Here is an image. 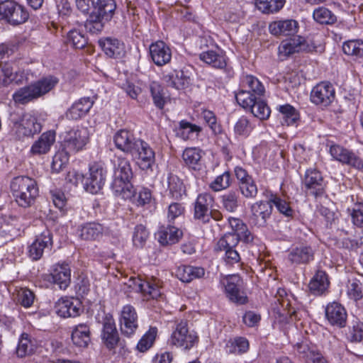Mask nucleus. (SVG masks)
<instances>
[{
  "label": "nucleus",
  "instance_id": "f03ea898",
  "mask_svg": "<svg viewBox=\"0 0 363 363\" xmlns=\"http://www.w3.org/2000/svg\"><path fill=\"white\" fill-rule=\"evenodd\" d=\"M10 187L15 201L18 206L23 208L30 206L38 195L37 182L29 177H14L11 182Z\"/></svg>",
  "mask_w": 363,
  "mask_h": 363
},
{
  "label": "nucleus",
  "instance_id": "72a5a7b5",
  "mask_svg": "<svg viewBox=\"0 0 363 363\" xmlns=\"http://www.w3.org/2000/svg\"><path fill=\"white\" fill-rule=\"evenodd\" d=\"M330 281L325 271L318 270L311 278L308 287L310 291L314 295H322L328 289Z\"/></svg>",
  "mask_w": 363,
  "mask_h": 363
},
{
  "label": "nucleus",
  "instance_id": "864d4df0",
  "mask_svg": "<svg viewBox=\"0 0 363 363\" xmlns=\"http://www.w3.org/2000/svg\"><path fill=\"white\" fill-rule=\"evenodd\" d=\"M168 189L172 197L176 199H181L186 192L183 182L176 175L168 177Z\"/></svg>",
  "mask_w": 363,
  "mask_h": 363
},
{
  "label": "nucleus",
  "instance_id": "423d86ee",
  "mask_svg": "<svg viewBox=\"0 0 363 363\" xmlns=\"http://www.w3.org/2000/svg\"><path fill=\"white\" fill-rule=\"evenodd\" d=\"M224 292L229 300L238 304H244L247 297L244 291V281L238 274H231L223 277L220 281Z\"/></svg>",
  "mask_w": 363,
  "mask_h": 363
},
{
  "label": "nucleus",
  "instance_id": "5701e85b",
  "mask_svg": "<svg viewBox=\"0 0 363 363\" xmlns=\"http://www.w3.org/2000/svg\"><path fill=\"white\" fill-rule=\"evenodd\" d=\"M325 316L331 325L340 328L345 326L347 315L341 304L337 302L328 304L325 308Z\"/></svg>",
  "mask_w": 363,
  "mask_h": 363
},
{
  "label": "nucleus",
  "instance_id": "7c9ffc66",
  "mask_svg": "<svg viewBox=\"0 0 363 363\" xmlns=\"http://www.w3.org/2000/svg\"><path fill=\"white\" fill-rule=\"evenodd\" d=\"M103 232L104 228L101 224L90 222L79 226L77 233L82 240L92 241L101 238Z\"/></svg>",
  "mask_w": 363,
  "mask_h": 363
},
{
  "label": "nucleus",
  "instance_id": "49530a36",
  "mask_svg": "<svg viewBox=\"0 0 363 363\" xmlns=\"http://www.w3.org/2000/svg\"><path fill=\"white\" fill-rule=\"evenodd\" d=\"M239 243V238L237 235L232 233H225L217 242L215 250L218 252H223L224 254L227 251L233 250Z\"/></svg>",
  "mask_w": 363,
  "mask_h": 363
},
{
  "label": "nucleus",
  "instance_id": "052dcab7",
  "mask_svg": "<svg viewBox=\"0 0 363 363\" xmlns=\"http://www.w3.org/2000/svg\"><path fill=\"white\" fill-rule=\"evenodd\" d=\"M231 182L232 179L230 173L226 171L215 178L210 184V188L213 191H220L228 189L230 186Z\"/></svg>",
  "mask_w": 363,
  "mask_h": 363
},
{
  "label": "nucleus",
  "instance_id": "f8f14e48",
  "mask_svg": "<svg viewBox=\"0 0 363 363\" xmlns=\"http://www.w3.org/2000/svg\"><path fill=\"white\" fill-rule=\"evenodd\" d=\"M250 209V223L257 227H264L271 217L273 207L269 200L268 201L260 200L252 203Z\"/></svg>",
  "mask_w": 363,
  "mask_h": 363
},
{
  "label": "nucleus",
  "instance_id": "9d476101",
  "mask_svg": "<svg viewBox=\"0 0 363 363\" xmlns=\"http://www.w3.org/2000/svg\"><path fill=\"white\" fill-rule=\"evenodd\" d=\"M214 203V199L208 193L200 194L194 203V217L203 223H208L211 218L219 220V216H216L211 211Z\"/></svg>",
  "mask_w": 363,
  "mask_h": 363
},
{
  "label": "nucleus",
  "instance_id": "1a4fd4ad",
  "mask_svg": "<svg viewBox=\"0 0 363 363\" xmlns=\"http://www.w3.org/2000/svg\"><path fill=\"white\" fill-rule=\"evenodd\" d=\"M106 169L102 164L94 163L89 167L87 177L83 179L84 190L90 194H97L105 184Z\"/></svg>",
  "mask_w": 363,
  "mask_h": 363
},
{
  "label": "nucleus",
  "instance_id": "aec40b11",
  "mask_svg": "<svg viewBox=\"0 0 363 363\" xmlns=\"http://www.w3.org/2000/svg\"><path fill=\"white\" fill-rule=\"evenodd\" d=\"M150 55L152 60L157 66H163L169 63L172 59V50L163 41L158 40L150 45Z\"/></svg>",
  "mask_w": 363,
  "mask_h": 363
},
{
  "label": "nucleus",
  "instance_id": "e2e57ef3",
  "mask_svg": "<svg viewBox=\"0 0 363 363\" xmlns=\"http://www.w3.org/2000/svg\"><path fill=\"white\" fill-rule=\"evenodd\" d=\"M250 110L253 116L259 120H267L271 114L270 108L264 101L261 100H256Z\"/></svg>",
  "mask_w": 363,
  "mask_h": 363
},
{
  "label": "nucleus",
  "instance_id": "58836bf2",
  "mask_svg": "<svg viewBox=\"0 0 363 363\" xmlns=\"http://www.w3.org/2000/svg\"><path fill=\"white\" fill-rule=\"evenodd\" d=\"M37 347L36 340L27 333H23L18 340L16 354L18 357L30 355Z\"/></svg>",
  "mask_w": 363,
  "mask_h": 363
},
{
  "label": "nucleus",
  "instance_id": "393cba45",
  "mask_svg": "<svg viewBox=\"0 0 363 363\" xmlns=\"http://www.w3.org/2000/svg\"><path fill=\"white\" fill-rule=\"evenodd\" d=\"M288 259L292 264H307L313 260L314 250L310 245H300L289 251Z\"/></svg>",
  "mask_w": 363,
  "mask_h": 363
},
{
  "label": "nucleus",
  "instance_id": "603ef678",
  "mask_svg": "<svg viewBox=\"0 0 363 363\" xmlns=\"http://www.w3.org/2000/svg\"><path fill=\"white\" fill-rule=\"evenodd\" d=\"M1 67V77H2V84L6 85L12 82H14L16 84H19L23 82V75L22 74H18L17 72H13L12 66L9 63H5L4 65H0Z\"/></svg>",
  "mask_w": 363,
  "mask_h": 363
},
{
  "label": "nucleus",
  "instance_id": "3c124183",
  "mask_svg": "<svg viewBox=\"0 0 363 363\" xmlns=\"http://www.w3.org/2000/svg\"><path fill=\"white\" fill-rule=\"evenodd\" d=\"M313 20L319 24H333L336 21V16L328 9L320 6L313 12Z\"/></svg>",
  "mask_w": 363,
  "mask_h": 363
},
{
  "label": "nucleus",
  "instance_id": "c03bdc74",
  "mask_svg": "<svg viewBox=\"0 0 363 363\" xmlns=\"http://www.w3.org/2000/svg\"><path fill=\"white\" fill-rule=\"evenodd\" d=\"M150 91L154 105L159 109H162L168 100L163 87L159 82H152L150 84Z\"/></svg>",
  "mask_w": 363,
  "mask_h": 363
},
{
  "label": "nucleus",
  "instance_id": "412c9836",
  "mask_svg": "<svg viewBox=\"0 0 363 363\" xmlns=\"http://www.w3.org/2000/svg\"><path fill=\"white\" fill-rule=\"evenodd\" d=\"M101 339L109 349H113L118 342L119 337L115 320L110 314H106L104 317Z\"/></svg>",
  "mask_w": 363,
  "mask_h": 363
},
{
  "label": "nucleus",
  "instance_id": "c9c22d12",
  "mask_svg": "<svg viewBox=\"0 0 363 363\" xmlns=\"http://www.w3.org/2000/svg\"><path fill=\"white\" fill-rule=\"evenodd\" d=\"M163 80L167 86L175 89H184L189 83V79L182 70H172L163 77Z\"/></svg>",
  "mask_w": 363,
  "mask_h": 363
},
{
  "label": "nucleus",
  "instance_id": "09e8293b",
  "mask_svg": "<svg viewBox=\"0 0 363 363\" xmlns=\"http://www.w3.org/2000/svg\"><path fill=\"white\" fill-rule=\"evenodd\" d=\"M35 92L33 84H30L15 91L13 94V99L16 104H25L38 98Z\"/></svg>",
  "mask_w": 363,
  "mask_h": 363
},
{
  "label": "nucleus",
  "instance_id": "20e7f679",
  "mask_svg": "<svg viewBox=\"0 0 363 363\" xmlns=\"http://www.w3.org/2000/svg\"><path fill=\"white\" fill-rule=\"evenodd\" d=\"M318 48L313 40H306L304 38L298 35L294 38L283 40L278 48L279 57L281 60L299 52H313Z\"/></svg>",
  "mask_w": 363,
  "mask_h": 363
},
{
  "label": "nucleus",
  "instance_id": "a18cd8bd",
  "mask_svg": "<svg viewBox=\"0 0 363 363\" xmlns=\"http://www.w3.org/2000/svg\"><path fill=\"white\" fill-rule=\"evenodd\" d=\"M286 0H255L257 9L263 13H274L279 11Z\"/></svg>",
  "mask_w": 363,
  "mask_h": 363
},
{
  "label": "nucleus",
  "instance_id": "c756f323",
  "mask_svg": "<svg viewBox=\"0 0 363 363\" xmlns=\"http://www.w3.org/2000/svg\"><path fill=\"white\" fill-rule=\"evenodd\" d=\"M55 141V133L53 131L43 133L32 145L30 152L33 155L48 153Z\"/></svg>",
  "mask_w": 363,
  "mask_h": 363
},
{
  "label": "nucleus",
  "instance_id": "9b49d317",
  "mask_svg": "<svg viewBox=\"0 0 363 363\" xmlns=\"http://www.w3.org/2000/svg\"><path fill=\"white\" fill-rule=\"evenodd\" d=\"M329 153L333 160L357 169L363 168L362 160L354 152L344 147L332 143L329 145Z\"/></svg>",
  "mask_w": 363,
  "mask_h": 363
},
{
  "label": "nucleus",
  "instance_id": "4c0bfd02",
  "mask_svg": "<svg viewBox=\"0 0 363 363\" xmlns=\"http://www.w3.org/2000/svg\"><path fill=\"white\" fill-rule=\"evenodd\" d=\"M92 8L93 12L108 22L112 18L116 5L114 0H98Z\"/></svg>",
  "mask_w": 363,
  "mask_h": 363
},
{
  "label": "nucleus",
  "instance_id": "4d7b16f0",
  "mask_svg": "<svg viewBox=\"0 0 363 363\" xmlns=\"http://www.w3.org/2000/svg\"><path fill=\"white\" fill-rule=\"evenodd\" d=\"M128 200L131 201L138 206L151 205L154 202L151 191L145 187H143L138 191V196H136V192L135 191L133 197Z\"/></svg>",
  "mask_w": 363,
  "mask_h": 363
},
{
  "label": "nucleus",
  "instance_id": "2eb2a0df",
  "mask_svg": "<svg viewBox=\"0 0 363 363\" xmlns=\"http://www.w3.org/2000/svg\"><path fill=\"white\" fill-rule=\"evenodd\" d=\"M120 329L125 336L133 335L138 327V315L135 308L130 305L124 306L119 318Z\"/></svg>",
  "mask_w": 363,
  "mask_h": 363
},
{
  "label": "nucleus",
  "instance_id": "680f3d73",
  "mask_svg": "<svg viewBox=\"0 0 363 363\" xmlns=\"http://www.w3.org/2000/svg\"><path fill=\"white\" fill-rule=\"evenodd\" d=\"M270 203L274 205L279 212L286 217H292L294 211L291 208L289 203L286 200L279 197L276 194H272L269 198Z\"/></svg>",
  "mask_w": 363,
  "mask_h": 363
},
{
  "label": "nucleus",
  "instance_id": "ddd939ff",
  "mask_svg": "<svg viewBox=\"0 0 363 363\" xmlns=\"http://www.w3.org/2000/svg\"><path fill=\"white\" fill-rule=\"evenodd\" d=\"M335 98V90L328 82H322L315 86L311 93V100L314 104L326 107Z\"/></svg>",
  "mask_w": 363,
  "mask_h": 363
},
{
  "label": "nucleus",
  "instance_id": "5fc2aeb1",
  "mask_svg": "<svg viewBox=\"0 0 363 363\" xmlns=\"http://www.w3.org/2000/svg\"><path fill=\"white\" fill-rule=\"evenodd\" d=\"M342 50L347 55L362 57H363V41L359 40L346 41L342 45Z\"/></svg>",
  "mask_w": 363,
  "mask_h": 363
},
{
  "label": "nucleus",
  "instance_id": "6e6d98bb",
  "mask_svg": "<svg viewBox=\"0 0 363 363\" xmlns=\"http://www.w3.org/2000/svg\"><path fill=\"white\" fill-rule=\"evenodd\" d=\"M226 348L229 353H245L249 350V342L245 337H236L227 343Z\"/></svg>",
  "mask_w": 363,
  "mask_h": 363
},
{
  "label": "nucleus",
  "instance_id": "ea45409f",
  "mask_svg": "<svg viewBox=\"0 0 363 363\" xmlns=\"http://www.w3.org/2000/svg\"><path fill=\"white\" fill-rule=\"evenodd\" d=\"M240 86L242 88L248 89V91L259 96H263L265 92L262 83L252 75H243L241 77Z\"/></svg>",
  "mask_w": 363,
  "mask_h": 363
},
{
  "label": "nucleus",
  "instance_id": "e433bc0d",
  "mask_svg": "<svg viewBox=\"0 0 363 363\" xmlns=\"http://www.w3.org/2000/svg\"><path fill=\"white\" fill-rule=\"evenodd\" d=\"M92 8L93 12L108 22L112 18L116 5L114 0H98Z\"/></svg>",
  "mask_w": 363,
  "mask_h": 363
},
{
  "label": "nucleus",
  "instance_id": "4468645a",
  "mask_svg": "<svg viewBox=\"0 0 363 363\" xmlns=\"http://www.w3.org/2000/svg\"><path fill=\"white\" fill-rule=\"evenodd\" d=\"M113 143L117 149L126 154H133L135 148L143 140L125 129L118 130L113 135Z\"/></svg>",
  "mask_w": 363,
  "mask_h": 363
},
{
  "label": "nucleus",
  "instance_id": "7ed1b4c3",
  "mask_svg": "<svg viewBox=\"0 0 363 363\" xmlns=\"http://www.w3.org/2000/svg\"><path fill=\"white\" fill-rule=\"evenodd\" d=\"M42 125L38 118L30 114H24L19 120H11V135L16 140L24 141L41 131Z\"/></svg>",
  "mask_w": 363,
  "mask_h": 363
},
{
  "label": "nucleus",
  "instance_id": "bb28decb",
  "mask_svg": "<svg viewBox=\"0 0 363 363\" xmlns=\"http://www.w3.org/2000/svg\"><path fill=\"white\" fill-rule=\"evenodd\" d=\"M269 30L274 35H293L298 32V23L293 19L276 21L269 24Z\"/></svg>",
  "mask_w": 363,
  "mask_h": 363
},
{
  "label": "nucleus",
  "instance_id": "39448f33",
  "mask_svg": "<svg viewBox=\"0 0 363 363\" xmlns=\"http://www.w3.org/2000/svg\"><path fill=\"white\" fill-rule=\"evenodd\" d=\"M198 341L199 337L196 333L189 330L187 323L184 320H181L176 325L169 340L172 345L184 350H191L198 343Z\"/></svg>",
  "mask_w": 363,
  "mask_h": 363
},
{
  "label": "nucleus",
  "instance_id": "f257e3e1",
  "mask_svg": "<svg viewBox=\"0 0 363 363\" xmlns=\"http://www.w3.org/2000/svg\"><path fill=\"white\" fill-rule=\"evenodd\" d=\"M111 162L113 169L111 188L114 195L121 199H132L135 189L130 183L133 172L129 160L122 155H115Z\"/></svg>",
  "mask_w": 363,
  "mask_h": 363
},
{
  "label": "nucleus",
  "instance_id": "8fccbe9b",
  "mask_svg": "<svg viewBox=\"0 0 363 363\" xmlns=\"http://www.w3.org/2000/svg\"><path fill=\"white\" fill-rule=\"evenodd\" d=\"M106 23H107L106 21L102 19L100 16L91 11L85 21L84 27L89 33L98 34L103 30Z\"/></svg>",
  "mask_w": 363,
  "mask_h": 363
},
{
  "label": "nucleus",
  "instance_id": "dca6fc26",
  "mask_svg": "<svg viewBox=\"0 0 363 363\" xmlns=\"http://www.w3.org/2000/svg\"><path fill=\"white\" fill-rule=\"evenodd\" d=\"M303 185L306 190L315 196L323 194L325 188V183L320 171L315 168H310L306 170Z\"/></svg>",
  "mask_w": 363,
  "mask_h": 363
},
{
  "label": "nucleus",
  "instance_id": "79ce46f5",
  "mask_svg": "<svg viewBox=\"0 0 363 363\" xmlns=\"http://www.w3.org/2000/svg\"><path fill=\"white\" fill-rule=\"evenodd\" d=\"M201 131V128L200 126L182 120L179 122V128L177 130V135L184 140H187L198 136Z\"/></svg>",
  "mask_w": 363,
  "mask_h": 363
},
{
  "label": "nucleus",
  "instance_id": "a211bd4d",
  "mask_svg": "<svg viewBox=\"0 0 363 363\" xmlns=\"http://www.w3.org/2000/svg\"><path fill=\"white\" fill-rule=\"evenodd\" d=\"M52 282L65 290L71 283V269L66 262H57L53 264L48 275Z\"/></svg>",
  "mask_w": 363,
  "mask_h": 363
},
{
  "label": "nucleus",
  "instance_id": "2f4dec72",
  "mask_svg": "<svg viewBox=\"0 0 363 363\" xmlns=\"http://www.w3.org/2000/svg\"><path fill=\"white\" fill-rule=\"evenodd\" d=\"M199 59L206 64L218 69H223L226 66L225 56L219 48L202 52Z\"/></svg>",
  "mask_w": 363,
  "mask_h": 363
},
{
  "label": "nucleus",
  "instance_id": "0eeeda50",
  "mask_svg": "<svg viewBox=\"0 0 363 363\" xmlns=\"http://www.w3.org/2000/svg\"><path fill=\"white\" fill-rule=\"evenodd\" d=\"M29 14L26 9L14 1H5L0 3V18L11 25L25 23Z\"/></svg>",
  "mask_w": 363,
  "mask_h": 363
},
{
  "label": "nucleus",
  "instance_id": "13d9d810",
  "mask_svg": "<svg viewBox=\"0 0 363 363\" xmlns=\"http://www.w3.org/2000/svg\"><path fill=\"white\" fill-rule=\"evenodd\" d=\"M69 152L65 149L55 153L51 164L52 172L58 173L67 165L69 162Z\"/></svg>",
  "mask_w": 363,
  "mask_h": 363
},
{
  "label": "nucleus",
  "instance_id": "de8ad7c7",
  "mask_svg": "<svg viewBox=\"0 0 363 363\" xmlns=\"http://www.w3.org/2000/svg\"><path fill=\"white\" fill-rule=\"evenodd\" d=\"M58 83V79L52 76L44 77L32 84L38 98L52 90Z\"/></svg>",
  "mask_w": 363,
  "mask_h": 363
},
{
  "label": "nucleus",
  "instance_id": "bf43d9fd",
  "mask_svg": "<svg viewBox=\"0 0 363 363\" xmlns=\"http://www.w3.org/2000/svg\"><path fill=\"white\" fill-rule=\"evenodd\" d=\"M67 42L76 49H82L84 48L87 43L84 35L77 29H72L69 31Z\"/></svg>",
  "mask_w": 363,
  "mask_h": 363
},
{
  "label": "nucleus",
  "instance_id": "774afa93",
  "mask_svg": "<svg viewBox=\"0 0 363 363\" xmlns=\"http://www.w3.org/2000/svg\"><path fill=\"white\" fill-rule=\"evenodd\" d=\"M224 208L229 212H235L239 206V196L235 191H229L222 196Z\"/></svg>",
  "mask_w": 363,
  "mask_h": 363
},
{
  "label": "nucleus",
  "instance_id": "338daca9",
  "mask_svg": "<svg viewBox=\"0 0 363 363\" xmlns=\"http://www.w3.org/2000/svg\"><path fill=\"white\" fill-rule=\"evenodd\" d=\"M157 333V330L156 328H150L138 342L137 345L138 350L145 352L150 349L155 340Z\"/></svg>",
  "mask_w": 363,
  "mask_h": 363
},
{
  "label": "nucleus",
  "instance_id": "a19ab883",
  "mask_svg": "<svg viewBox=\"0 0 363 363\" xmlns=\"http://www.w3.org/2000/svg\"><path fill=\"white\" fill-rule=\"evenodd\" d=\"M138 289L143 294L145 298L157 299L161 296L160 289L154 281H141L138 284Z\"/></svg>",
  "mask_w": 363,
  "mask_h": 363
},
{
  "label": "nucleus",
  "instance_id": "c85d7f7f",
  "mask_svg": "<svg viewBox=\"0 0 363 363\" xmlns=\"http://www.w3.org/2000/svg\"><path fill=\"white\" fill-rule=\"evenodd\" d=\"M182 236V230L171 225L160 227L156 233L158 242L162 245L177 243L179 242Z\"/></svg>",
  "mask_w": 363,
  "mask_h": 363
},
{
  "label": "nucleus",
  "instance_id": "6e6552de",
  "mask_svg": "<svg viewBox=\"0 0 363 363\" xmlns=\"http://www.w3.org/2000/svg\"><path fill=\"white\" fill-rule=\"evenodd\" d=\"M89 141V133L86 128L77 127L65 133L63 147L69 153L82 150Z\"/></svg>",
  "mask_w": 363,
  "mask_h": 363
},
{
  "label": "nucleus",
  "instance_id": "37998d69",
  "mask_svg": "<svg viewBox=\"0 0 363 363\" xmlns=\"http://www.w3.org/2000/svg\"><path fill=\"white\" fill-rule=\"evenodd\" d=\"M277 110L281 116L282 123L286 125H294L299 119L298 111L289 104L277 106Z\"/></svg>",
  "mask_w": 363,
  "mask_h": 363
},
{
  "label": "nucleus",
  "instance_id": "0e129e2a",
  "mask_svg": "<svg viewBox=\"0 0 363 363\" xmlns=\"http://www.w3.org/2000/svg\"><path fill=\"white\" fill-rule=\"evenodd\" d=\"M255 125L246 118L241 117L234 126V133L239 136H248L254 129Z\"/></svg>",
  "mask_w": 363,
  "mask_h": 363
},
{
  "label": "nucleus",
  "instance_id": "f3484780",
  "mask_svg": "<svg viewBox=\"0 0 363 363\" xmlns=\"http://www.w3.org/2000/svg\"><path fill=\"white\" fill-rule=\"evenodd\" d=\"M57 315L62 318L79 316L82 311V303L73 297H62L55 303Z\"/></svg>",
  "mask_w": 363,
  "mask_h": 363
},
{
  "label": "nucleus",
  "instance_id": "473e14b6",
  "mask_svg": "<svg viewBox=\"0 0 363 363\" xmlns=\"http://www.w3.org/2000/svg\"><path fill=\"white\" fill-rule=\"evenodd\" d=\"M71 339L73 344L80 348H86L91 342V332L86 324H79L72 331Z\"/></svg>",
  "mask_w": 363,
  "mask_h": 363
},
{
  "label": "nucleus",
  "instance_id": "b1692460",
  "mask_svg": "<svg viewBox=\"0 0 363 363\" xmlns=\"http://www.w3.org/2000/svg\"><path fill=\"white\" fill-rule=\"evenodd\" d=\"M94 101L89 97H84L75 101L65 113L69 120L77 121L85 116L93 106Z\"/></svg>",
  "mask_w": 363,
  "mask_h": 363
},
{
  "label": "nucleus",
  "instance_id": "6ab92c4d",
  "mask_svg": "<svg viewBox=\"0 0 363 363\" xmlns=\"http://www.w3.org/2000/svg\"><path fill=\"white\" fill-rule=\"evenodd\" d=\"M136 160L139 167L143 170L152 168L155 161V154L150 145L142 140L135 148L133 154H130Z\"/></svg>",
  "mask_w": 363,
  "mask_h": 363
},
{
  "label": "nucleus",
  "instance_id": "4be33fe9",
  "mask_svg": "<svg viewBox=\"0 0 363 363\" xmlns=\"http://www.w3.org/2000/svg\"><path fill=\"white\" fill-rule=\"evenodd\" d=\"M51 245V234L48 230H45L28 247V256L33 260H38L42 257L44 250Z\"/></svg>",
  "mask_w": 363,
  "mask_h": 363
},
{
  "label": "nucleus",
  "instance_id": "cd10ccee",
  "mask_svg": "<svg viewBox=\"0 0 363 363\" xmlns=\"http://www.w3.org/2000/svg\"><path fill=\"white\" fill-rule=\"evenodd\" d=\"M203 155L204 152L199 147H186L183 151L182 160L188 168L199 171L203 167L202 161Z\"/></svg>",
  "mask_w": 363,
  "mask_h": 363
},
{
  "label": "nucleus",
  "instance_id": "f704fd0d",
  "mask_svg": "<svg viewBox=\"0 0 363 363\" xmlns=\"http://www.w3.org/2000/svg\"><path fill=\"white\" fill-rule=\"evenodd\" d=\"M205 274V269L201 267L181 265L176 270V275L183 282H190L194 279L201 278Z\"/></svg>",
  "mask_w": 363,
  "mask_h": 363
},
{
  "label": "nucleus",
  "instance_id": "69168bd1",
  "mask_svg": "<svg viewBox=\"0 0 363 363\" xmlns=\"http://www.w3.org/2000/svg\"><path fill=\"white\" fill-rule=\"evenodd\" d=\"M235 99L238 104L245 109H250L257 100L250 91L245 89H240L235 94Z\"/></svg>",
  "mask_w": 363,
  "mask_h": 363
},
{
  "label": "nucleus",
  "instance_id": "a878e982",
  "mask_svg": "<svg viewBox=\"0 0 363 363\" xmlns=\"http://www.w3.org/2000/svg\"><path fill=\"white\" fill-rule=\"evenodd\" d=\"M104 53L112 58H121L125 54V45L116 38H106L99 40Z\"/></svg>",
  "mask_w": 363,
  "mask_h": 363
}]
</instances>
